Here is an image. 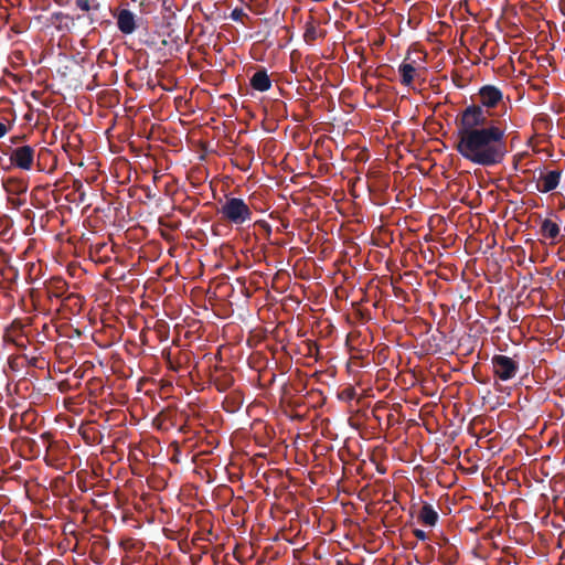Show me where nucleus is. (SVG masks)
<instances>
[{"mask_svg":"<svg viewBox=\"0 0 565 565\" xmlns=\"http://www.w3.org/2000/svg\"><path fill=\"white\" fill-rule=\"evenodd\" d=\"M455 150L466 161L480 167L500 164L507 154V119L490 120V114L476 105L467 106L456 122Z\"/></svg>","mask_w":565,"mask_h":565,"instance_id":"f257e3e1","label":"nucleus"},{"mask_svg":"<svg viewBox=\"0 0 565 565\" xmlns=\"http://www.w3.org/2000/svg\"><path fill=\"white\" fill-rule=\"evenodd\" d=\"M218 213L222 218L234 225H242L252 220L249 205L241 198H226L221 204Z\"/></svg>","mask_w":565,"mask_h":565,"instance_id":"f03ea898","label":"nucleus"},{"mask_svg":"<svg viewBox=\"0 0 565 565\" xmlns=\"http://www.w3.org/2000/svg\"><path fill=\"white\" fill-rule=\"evenodd\" d=\"M491 363L494 375L504 382L513 379L519 370V363L507 355H494Z\"/></svg>","mask_w":565,"mask_h":565,"instance_id":"7ed1b4c3","label":"nucleus"},{"mask_svg":"<svg viewBox=\"0 0 565 565\" xmlns=\"http://www.w3.org/2000/svg\"><path fill=\"white\" fill-rule=\"evenodd\" d=\"M479 104H475L482 110H487L490 116L492 113L490 109L497 107L503 100V93L497 86L484 85L479 89Z\"/></svg>","mask_w":565,"mask_h":565,"instance_id":"20e7f679","label":"nucleus"},{"mask_svg":"<svg viewBox=\"0 0 565 565\" xmlns=\"http://www.w3.org/2000/svg\"><path fill=\"white\" fill-rule=\"evenodd\" d=\"M10 159L15 167L22 170H31L34 160V149L30 146L19 147L12 151Z\"/></svg>","mask_w":565,"mask_h":565,"instance_id":"39448f33","label":"nucleus"},{"mask_svg":"<svg viewBox=\"0 0 565 565\" xmlns=\"http://www.w3.org/2000/svg\"><path fill=\"white\" fill-rule=\"evenodd\" d=\"M561 179L562 171L559 170L541 173L536 181V189L541 193H548L559 185Z\"/></svg>","mask_w":565,"mask_h":565,"instance_id":"423d86ee","label":"nucleus"},{"mask_svg":"<svg viewBox=\"0 0 565 565\" xmlns=\"http://www.w3.org/2000/svg\"><path fill=\"white\" fill-rule=\"evenodd\" d=\"M398 74L401 76V83L411 87L414 79L418 76V67L414 65V62H409L408 57H406L398 66Z\"/></svg>","mask_w":565,"mask_h":565,"instance_id":"0eeeda50","label":"nucleus"},{"mask_svg":"<svg viewBox=\"0 0 565 565\" xmlns=\"http://www.w3.org/2000/svg\"><path fill=\"white\" fill-rule=\"evenodd\" d=\"M117 26L124 34H131L136 30L135 14L127 9L120 10L117 14Z\"/></svg>","mask_w":565,"mask_h":565,"instance_id":"6e6552de","label":"nucleus"},{"mask_svg":"<svg viewBox=\"0 0 565 565\" xmlns=\"http://www.w3.org/2000/svg\"><path fill=\"white\" fill-rule=\"evenodd\" d=\"M250 85L255 90L267 92L271 86V81L266 71H258L252 76Z\"/></svg>","mask_w":565,"mask_h":565,"instance_id":"1a4fd4ad","label":"nucleus"},{"mask_svg":"<svg viewBox=\"0 0 565 565\" xmlns=\"http://www.w3.org/2000/svg\"><path fill=\"white\" fill-rule=\"evenodd\" d=\"M540 231L543 237L548 238L554 243L561 233V227L554 221L545 218L541 223Z\"/></svg>","mask_w":565,"mask_h":565,"instance_id":"9d476101","label":"nucleus"},{"mask_svg":"<svg viewBox=\"0 0 565 565\" xmlns=\"http://www.w3.org/2000/svg\"><path fill=\"white\" fill-rule=\"evenodd\" d=\"M418 519L428 526H435L438 521V513L430 504L425 503L419 511Z\"/></svg>","mask_w":565,"mask_h":565,"instance_id":"9b49d317","label":"nucleus"},{"mask_svg":"<svg viewBox=\"0 0 565 565\" xmlns=\"http://www.w3.org/2000/svg\"><path fill=\"white\" fill-rule=\"evenodd\" d=\"M414 535L420 540V541H425L427 540V534L423 531V530H419V529H416L414 530Z\"/></svg>","mask_w":565,"mask_h":565,"instance_id":"f8f14e48","label":"nucleus"},{"mask_svg":"<svg viewBox=\"0 0 565 565\" xmlns=\"http://www.w3.org/2000/svg\"><path fill=\"white\" fill-rule=\"evenodd\" d=\"M243 15V11L239 10V9H235L233 12H232V19L237 21V20H241V17Z\"/></svg>","mask_w":565,"mask_h":565,"instance_id":"ddd939ff","label":"nucleus"},{"mask_svg":"<svg viewBox=\"0 0 565 565\" xmlns=\"http://www.w3.org/2000/svg\"><path fill=\"white\" fill-rule=\"evenodd\" d=\"M8 132V128L3 122H0V138H2Z\"/></svg>","mask_w":565,"mask_h":565,"instance_id":"4468645a","label":"nucleus"}]
</instances>
